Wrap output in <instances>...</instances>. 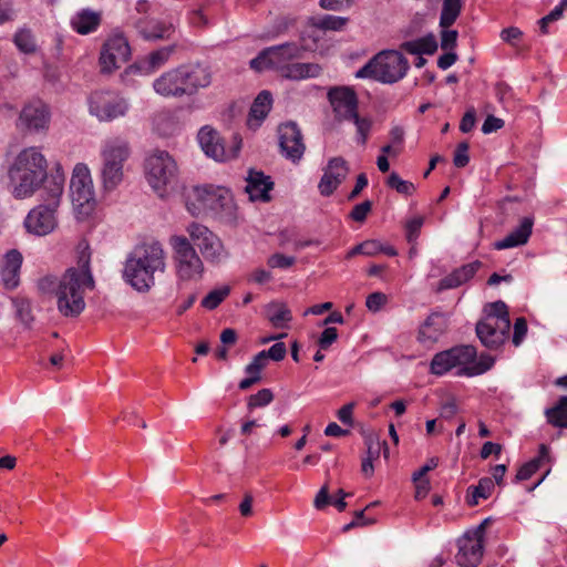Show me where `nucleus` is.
I'll return each instance as SVG.
<instances>
[{"label": "nucleus", "instance_id": "1", "mask_svg": "<svg viewBox=\"0 0 567 567\" xmlns=\"http://www.w3.org/2000/svg\"><path fill=\"white\" fill-rule=\"evenodd\" d=\"M95 280L91 271V251L87 244L79 245L76 266L60 277L58 310L64 317H78L85 308L84 293L93 290Z\"/></svg>", "mask_w": 567, "mask_h": 567}, {"label": "nucleus", "instance_id": "2", "mask_svg": "<svg viewBox=\"0 0 567 567\" xmlns=\"http://www.w3.org/2000/svg\"><path fill=\"white\" fill-rule=\"evenodd\" d=\"M302 53V47L296 42L272 45L261 50L250 61V68L258 72L272 69L282 78L293 81L318 78L322 72V68L318 63H290L292 60L300 59Z\"/></svg>", "mask_w": 567, "mask_h": 567}, {"label": "nucleus", "instance_id": "3", "mask_svg": "<svg viewBox=\"0 0 567 567\" xmlns=\"http://www.w3.org/2000/svg\"><path fill=\"white\" fill-rule=\"evenodd\" d=\"M165 252L158 241L137 245L127 256L124 279L135 290L147 292L155 285V276L165 271Z\"/></svg>", "mask_w": 567, "mask_h": 567}, {"label": "nucleus", "instance_id": "4", "mask_svg": "<svg viewBox=\"0 0 567 567\" xmlns=\"http://www.w3.org/2000/svg\"><path fill=\"white\" fill-rule=\"evenodd\" d=\"M58 165L51 174H48V163L44 155L37 147H27L16 157L9 168V178L12 185V194L17 198L32 196L35 190L56 172Z\"/></svg>", "mask_w": 567, "mask_h": 567}, {"label": "nucleus", "instance_id": "5", "mask_svg": "<svg viewBox=\"0 0 567 567\" xmlns=\"http://www.w3.org/2000/svg\"><path fill=\"white\" fill-rule=\"evenodd\" d=\"M212 83V73L199 63L182 64L162 73L153 82L154 91L163 97L195 95Z\"/></svg>", "mask_w": 567, "mask_h": 567}, {"label": "nucleus", "instance_id": "6", "mask_svg": "<svg viewBox=\"0 0 567 567\" xmlns=\"http://www.w3.org/2000/svg\"><path fill=\"white\" fill-rule=\"evenodd\" d=\"M65 176L61 165L56 172L47 181L42 188V204L32 208L24 219V227L28 233L37 236H45L52 233L56 225L55 212L60 205L64 189Z\"/></svg>", "mask_w": 567, "mask_h": 567}, {"label": "nucleus", "instance_id": "7", "mask_svg": "<svg viewBox=\"0 0 567 567\" xmlns=\"http://www.w3.org/2000/svg\"><path fill=\"white\" fill-rule=\"evenodd\" d=\"M409 66V61L402 53L394 50L382 51L360 68L355 78L393 84L405 76Z\"/></svg>", "mask_w": 567, "mask_h": 567}, {"label": "nucleus", "instance_id": "8", "mask_svg": "<svg viewBox=\"0 0 567 567\" xmlns=\"http://www.w3.org/2000/svg\"><path fill=\"white\" fill-rule=\"evenodd\" d=\"M196 200L204 209L210 210L223 221L237 223V206L229 189L220 186L206 185L194 189Z\"/></svg>", "mask_w": 567, "mask_h": 567}, {"label": "nucleus", "instance_id": "9", "mask_svg": "<svg viewBox=\"0 0 567 567\" xmlns=\"http://www.w3.org/2000/svg\"><path fill=\"white\" fill-rule=\"evenodd\" d=\"M174 251L176 275L183 281H198L204 274V264L189 239L174 235L169 239Z\"/></svg>", "mask_w": 567, "mask_h": 567}, {"label": "nucleus", "instance_id": "10", "mask_svg": "<svg viewBox=\"0 0 567 567\" xmlns=\"http://www.w3.org/2000/svg\"><path fill=\"white\" fill-rule=\"evenodd\" d=\"M177 164L166 151H156L145 162V175L150 186L159 196L177 178Z\"/></svg>", "mask_w": 567, "mask_h": 567}, {"label": "nucleus", "instance_id": "11", "mask_svg": "<svg viewBox=\"0 0 567 567\" xmlns=\"http://www.w3.org/2000/svg\"><path fill=\"white\" fill-rule=\"evenodd\" d=\"M130 156L127 142L121 138L106 141L102 148V179L104 188L114 189L123 179V164Z\"/></svg>", "mask_w": 567, "mask_h": 567}, {"label": "nucleus", "instance_id": "12", "mask_svg": "<svg viewBox=\"0 0 567 567\" xmlns=\"http://www.w3.org/2000/svg\"><path fill=\"white\" fill-rule=\"evenodd\" d=\"M186 231L208 264L218 266L229 258V251L221 239L206 226L193 221L186 227Z\"/></svg>", "mask_w": 567, "mask_h": 567}, {"label": "nucleus", "instance_id": "13", "mask_svg": "<svg viewBox=\"0 0 567 567\" xmlns=\"http://www.w3.org/2000/svg\"><path fill=\"white\" fill-rule=\"evenodd\" d=\"M477 358V351L474 346L461 344L452 347L447 350L437 352L431 360L430 372L434 375H444L453 369H457L456 375L471 365Z\"/></svg>", "mask_w": 567, "mask_h": 567}, {"label": "nucleus", "instance_id": "14", "mask_svg": "<svg viewBox=\"0 0 567 567\" xmlns=\"http://www.w3.org/2000/svg\"><path fill=\"white\" fill-rule=\"evenodd\" d=\"M70 192L72 204L81 214L87 215L94 209L93 182L85 164L79 163L75 165L70 183Z\"/></svg>", "mask_w": 567, "mask_h": 567}, {"label": "nucleus", "instance_id": "15", "mask_svg": "<svg viewBox=\"0 0 567 567\" xmlns=\"http://www.w3.org/2000/svg\"><path fill=\"white\" fill-rule=\"evenodd\" d=\"M89 107L90 113L100 121H113L126 114L128 104L116 93L97 91L91 94Z\"/></svg>", "mask_w": 567, "mask_h": 567}, {"label": "nucleus", "instance_id": "16", "mask_svg": "<svg viewBox=\"0 0 567 567\" xmlns=\"http://www.w3.org/2000/svg\"><path fill=\"white\" fill-rule=\"evenodd\" d=\"M50 109L41 100L24 104L20 111L17 127L24 134L45 133L50 124Z\"/></svg>", "mask_w": 567, "mask_h": 567}, {"label": "nucleus", "instance_id": "17", "mask_svg": "<svg viewBox=\"0 0 567 567\" xmlns=\"http://www.w3.org/2000/svg\"><path fill=\"white\" fill-rule=\"evenodd\" d=\"M130 56L131 48L127 39L122 34H114L106 40L101 51V71L111 73L127 62Z\"/></svg>", "mask_w": 567, "mask_h": 567}, {"label": "nucleus", "instance_id": "18", "mask_svg": "<svg viewBox=\"0 0 567 567\" xmlns=\"http://www.w3.org/2000/svg\"><path fill=\"white\" fill-rule=\"evenodd\" d=\"M328 100L332 106L334 118L339 122L351 121L358 114V95L350 86L331 87L328 91Z\"/></svg>", "mask_w": 567, "mask_h": 567}, {"label": "nucleus", "instance_id": "19", "mask_svg": "<svg viewBox=\"0 0 567 567\" xmlns=\"http://www.w3.org/2000/svg\"><path fill=\"white\" fill-rule=\"evenodd\" d=\"M278 135L282 155L292 163L299 162L303 156L306 146L298 125L293 122L281 124L278 127Z\"/></svg>", "mask_w": 567, "mask_h": 567}, {"label": "nucleus", "instance_id": "20", "mask_svg": "<svg viewBox=\"0 0 567 567\" xmlns=\"http://www.w3.org/2000/svg\"><path fill=\"white\" fill-rule=\"evenodd\" d=\"M511 321L493 322V317H485L476 323V334L482 344L491 350L498 349L507 339Z\"/></svg>", "mask_w": 567, "mask_h": 567}, {"label": "nucleus", "instance_id": "21", "mask_svg": "<svg viewBox=\"0 0 567 567\" xmlns=\"http://www.w3.org/2000/svg\"><path fill=\"white\" fill-rule=\"evenodd\" d=\"M348 173L349 165L343 157L330 158L323 168V175L318 184L319 193L324 197L332 195L347 178Z\"/></svg>", "mask_w": 567, "mask_h": 567}, {"label": "nucleus", "instance_id": "22", "mask_svg": "<svg viewBox=\"0 0 567 567\" xmlns=\"http://www.w3.org/2000/svg\"><path fill=\"white\" fill-rule=\"evenodd\" d=\"M447 327V317L434 311L420 326L417 341L424 346H432L446 332Z\"/></svg>", "mask_w": 567, "mask_h": 567}, {"label": "nucleus", "instance_id": "23", "mask_svg": "<svg viewBox=\"0 0 567 567\" xmlns=\"http://www.w3.org/2000/svg\"><path fill=\"white\" fill-rule=\"evenodd\" d=\"M137 32L148 41L172 40L175 25L171 21L142 19L136 23Z\"/></svg>", "mask_w": 567, "mask_h": 567}, {"label": "nucleus", "instance_id": "24", "mask_svg": "<svg viewBox=\"0 0 567 567\" xmlns=\"http://www.w3.org/2000/svg\"><path fill=\"white\" fill-rule=\"evenodd\" d=\"M272 188L274 183L269 176H266L262 172L249 171L248 177L246 178L245 192L248 194L251 202H269V192Z\"/></svg>", "mask_w": 567, "mask_h": 567}, {"label": "nucleus", "instance_id": "25", "mask_svg": "<svg viewBox=\"0 0 567 567\" xmlns=\"http://www.w3.org/2000/svg\"><path fill=\"white\" fill-rule=\"evenodd\" d=\"M484 549V539L476 536H465L460 542V549L456 559L462 567H476L481 561Z\"/></svg>", "mask_w": 567, "mask_h": 567}, {"label": "nucleus", "instance_id": "26", "mask_svg": "<svg viewBox=\"0 0 567 567\" xmlns=\"http://www.w3.org/2000/svg\"><path fill=\"white\" fill-rule=\"evenodd\" d=\"M198 142L205 154L216 161H225L229 157L218 132L209 126H204L198 132Z\"/></svg>", "mask_w": 567, "mask_h": 567}, {"label": "nucleus", "instance_id": "27", "mask_svg": "<svg viewBox=\"0 0 567 567\" xmlns=\"http://www.w3.org/2000/svg\"><path fill=\"white\" fill-rule=\"evenodd\" d=\"M22 260V255L17 249H11L6 254L0 271L4 288L12 290L19 286Z\"/></svg>", "mask_w": 567, "mask_h": 567}, {"label": "nucleus", "instance_id": "28", "mask_svg": "<svg viewBox=\"0 0 567 567\" xmlns=\"http://www.w3.org/2000/svg\"><path fill=\"white\" fill-rule=\"evenodd\" d=\"M533 225L534 219L532 217H524L520 220V224L507 236H505L502 240L494 243V248L497 250H503L525 245L532 235Z\"/></svg>", "mask_w": 567, "mask_h": 567}, {"label": "nucleus", "instance_id": "29", "mask_svg": "<svg viewBox=\"0 0 567 567\" xmlns=\"http://www.w3.org/2000/svg\"><path fill=\"white\" fill-rule=\"evenodd\" d=\"M177 48V43H172L169 45L152 51L143 60L140 61L138 69L146 74L153 73L155 70L162 68L168 62L169 58L176 52Z\"/></svg>", "mask_w": 567, "mask_h": 567}, {"label": "nucleus", "instance_id": "30", "mask_svg": "<svg viewBox=\"0 0 567 567\" xmlns=\"http://www.w3.org/2000/svg\"><path fill=\"white\" fill-rule=\"evenodd\" d=\"M272 105V96L268 91H261L257 97L254 100L247 124L251 128H257L260 126L261 122L267 117L268 113L271 110Z\"/></svg>", "mask_w": 567, "mask_h": 567}, {"label": "nucleus", "instance_id": "31", "mask_svg": "<svg viewBox=\"0 0 567 567\" xmlns=\"http://www.w3.org/2000/svg\"><path fill=\"white\" fill-rule=\"evenodd\" d=\"M101 12L91 9H82L71 19V25L80 34L94 32L101 24Z\"/></svg>", "mask_w": 567, "mask_h": 567}, {"label": "nucleus", "instance_id": "32", "mask_svg": "<svg viewBox=\"0 0 567 567\" xmlns=\"http://www.w3.org/2000/svg\"><path fill=\"white\" fill-rule=\"evenodd\" d=\"M481 262L464 265L440 280L439 290L456 288L471 279L480 269Z\"/></svg>", "mask_w": 567, "mask_h": 567}, {"label": "nucleus", "instance_id": "33", "mask_svg": "<svg viewBox=\"0 0 567 567\" xmlns=\"http://www.w3.org/2000/svg\"><path fill=\"white\" fill-rule=\"evenodd\" d=\"M481 262L464 265L440 280L439 290L456 288L471 279L480 269Z\"/></svg>", "mask_w": 567, "mask_h": 567}, {"label": "nucleus", "instance_id": "34", "mask_svg": "<svg viewBox=\"0 0 567 567\" xmlns=\"http://www.w3.org/2000/svg\"><path fill=\"white\" fill-rule=\"evenodd\" d=\"M495 487V483L491 477H482L476 486L472 485L466 491V504L471 507L478 504V499H487Z\"/></svg>", "mask_w": 567, "mask_h": 567}, {"label": "nucleus", "instance_id": "35", "mask_svg": "<svg viewBox=\"0 0 567 567\" xmlns=\"http://www.w3.org/2000/svg\"><path fill=\"white\" fill-rule=\"evenodd\" d=\"M463 8L462 0H443L442 11L440 16V27L449 29L455 23Z\"/></svg>", "mask_w": 567, "mask_h": 567}, {"label": "nucleus", "instance_id": "36", "mask_svg": "<svg viewBox=\"0 0 567 567\" xmlns=\"http://www.w3.org/2000/svg\"><path fill=\"white\" fill-rule=\"evenodd\" d=\"M266 316L276 328L285 327V323L292 319L291 312L287 306L279 302L268 305L266 308Z\"/></svg>", "mask_w": 567, "mask_h": 567}, {"label": "nucleus", "instance_id": "37", "mask_svg": "<svg viewBox=\"0 0 567 567\" xmlns=\"http://www.w3.org/2000/svg\"><path fill=\"white\" fill-rule=\"evenodd\" d=\"M546 416L551 425L567 429V396H561L555 406L547 409Z\"/></svg>", "mask_w": 567, "mask_h": 567}, {"label": "nucleus", "instance_id": "38", "mask_svg": "<svg viewBox=\"0 0 567 567\" xmlns=\"http://www.w3.org/2000/svg\"><path fill=\"white\" fill-rule=\"evenodd\" d=\"M547 454V447L542 445L539 456L522 465L516 474L515 481L520 482L530 478L538 471L543 458L546 457Z\"/></svg>", "mask_w": 567, "mask_h": 567}, {"label": "nucleus", "instance_id": "39", "mask_svg": "<svg viewBox=\"0 0 567 567\" xmlns=\"http://www.w3.org/2000/svg\"><path fill=\"white\" fill-rule=\"evenodd\" d=\"M494 364V358L488 354H481L480 359L477 358L471 362L470 367L464 368L460 374H464L465 377H475L485 373L488 371Z\"/></svg>", "mask_w": 567, "mask_h": 567}, {"label": "nucleus", "instance_id": "40", "mask_svg": "<svg viewBox=\"0 0 567 567\" xmlns=\"http://www.w3.org/2000/svg\"><path fill=\"white\" fill-rule=\"evenodd\" d=\"M12 303L16 308V315L18 319L27 327L30 328L34 318L32 316L31 302L29 299L23 297H16L12 299Z\"/></svg>", "mask_w": 567, "mask_h": 567}, {"label": "nucleus", "instance_id": "41", "mask_svg": "<svg viewBox=\"0 0 567 567\" xmlns=\"http://www.w3.org/2000/svg\"><path fill=\"white\" fill-rule=\"evenodd\" d=\"M229 286H223L220 288L214 289L209 291L202 300V307L207 310H214L229 296Z\"/></svg>", "mask_w": 567, "mask_h": 567}, {"label": "nucleus", "instance_id": "42", "mask_svg": "<svg viewBox=\"0 0 567 567\" xmlns=\"http://www.w3.org/2000/svg\"><path fill=\"white\" fill-rule=\"evenodd\" d=\"M274 392L270 389H261L257 393L247 398V410L252 412L255 409L265 408L274 401Z\"/></svg>", "mask_w": 567, "mask_h": 567}, {"label": "nucleus", "instance_id": "43", "mask_svg": "<svg viewBox=\"0 0 567 567\" xmlns=\"http://www.w3.org/2000/svg\"><path fill=\"white\" fill-rule=\"evenodd\" d=\"M13 41L18 49L24 53H33L37 49L34 37L30 30H19L14 34Z\"/></svg>", "mask_w": 567, "mask_h": 567}, {"label": "nucleus", "instance_id": "44", "mask_svg": "<svg viewBox=\"0 0 567 567\" xmlns=\"http://www.w3.org/2000/svg\"><path fill=\"white\" fill-rule=\"evenodd\" d=\"M347 23L348 18L327 14L319 19L315 23V27L320 30L340 31L347 25Z\"/></svg>", "mask_w": 567, "mask_h": 567}, {"label": "nucleus", "instance_id": "45", "mask_svg": "<svg viewBox=\"0 0 567 567\" xmlns=\"http://www.w3.org/2000/svg\"><path fill=\"white\" fill-rule=\"evenodd\" d=\"M386 185L390 188L395 189L398 193L404 195H411L415 189L414 185L411 182L402 179L400 175L395 172H392L389 175Z\"/></svg>", "mask_w": 567, "mask_h": 567}, {"label": "nucleus", "instance_id": "46", "mask_svg": "<svg viewBox=\"0 0 567 567\" xmlns=\"http://www.w3.org/2000/svg\"><path fill=\"white\" fill-rule=\"evenodd\" d=\"M350 122H353V124L357 127V140L361 145H365L369 133L372 126V121L368 117H361L359 116V113L355 115V117L351 118Z\"/></svg>", "mask_w": 567, "mask_h": 567}, {"label": "nucleus", "instance_id": "47", "mask_svg": "<svg viewBox=\"0 0 567 567\" xmlns=\"http://www.w3.org/2000/svg\"><path fill=\"white\" fill-rule=\"evenodd\" d=\"M488 313L486 317H493V322H501L503 320L511 321L508 309L505 302L498 300L488 305Z\"/></svg>", "mask_w": 567, "mask_h": 567}, {"label": "nucleus", "instance_id": "48", "mask_svg": "<svg viewBox=\"0 0 567 567\" xmlns=\"http://www.w3.org/2000/svg\"><path fill=\"white\" fill-rule=\"evenodd\" d=\"M38 288L43 293H54L59 300L60 278L45 276L38 281Z\"/></svg>", "mask_w": 567, "mask_h": 567}, {"label": "nucleus", "instance_id": "49", "mask_svg": "<svg viewBox=\"0 0 567 567\" xmlns=\"http://www.w3.org/2000/svg\"><path fill=\"white\" fill-rule=\"evenodd\" d=\"M296 258L292 256H286L282 254H274L271 255L268 260L267 265L270 268H280V269H287L290 268L292 265H295Z\"/></svg>", "mask_w": 567, "mask_h": 567}, {"label": "nucleus", "instance_id": "50", "mask_svg": "<svg viewBox=\"0 0 567 567\" xmlns=\"http://www.w3.org/2000/svg\"><path fill=\"white\" fill-rule=\"evenodd\" d=\"M417 40V47L420 50V54H429L432 55L437 50V41L434 34L429 33L425 37H422Z\"/></svg>", "mask_w": 567, "mask_h": 567}, {"label": "nucleus", "instance_id": "51", "mask_svg": "<svg viewBox=\"0 0 567 567\" xmlns=\"http://www.w3.org/2000/svg\"><path fill=\"white\" fill-rule=\"evenodd\" d=\"M458 32L456 30L443 29L441 31V49L444 51H453L457 44Z\"/></svg>", "mask_w": 567, "mask_h": 567}, {"label": "nucleus", "instance_id": "52", "mask_svg": "<svg viewBox=\"0 0 567 567\" xmlns=\"http://www.w3.org/2000/svg\"><path fill=\"white\" fill-rule=\"evenodd\" d=\"M365 444H367V458H370V460H378L379 456H380V451H381V445H384V454L386 455L388 454V446H386V442H383L381 443L378 439L373 437V436H369L367 437L365 440Z\"/></svg>", "mask_w": 567, "mask_h": 567}, {"label": "nucleus", "instance_id": "53", "mask_svg": "<svg viewBox=\"0 0 567 567\" xmlns=\"http://www.w3.org/2000/svg\"><path fill=\"white\" fill-rule=\"evenodd\" d=\"M468 162H470L468 143L462 142L457 145V147L455 150L454 157H453V164L456 167L462 168V167H465L468 164Z\"/></svg>", "mask_w": 567, "mask_h": 567}, {"label": "nucleus", "instance_id": "54", "mask_svg": "<svg viewBox=\"0 0 567 567\" xmlns=\"http://www.w3.org/2000/svg\"><path fill=\"white\" fill-rule=\"evenodd\" d=\"M371 209L372 203L370 200H364L353 207L350 213V217L354 221L363 223Z\"/></svg>", "mask_w": 567, "mask_h": 567}, {"label": "nucleus", "instance_id": "55", "mask_svg": "<svg viewBox=\"0 0 567 567\" xmlns=\"http://www.w3.org/2000/svg\"><path fill=\"white\" fill-rule=\"evenodd\" d=\"M423 223H424L423 217H415L406 223L405 229H406V239L409 243H413L416 240Z\"/></svg>", "mask_w": 567, "mask_h": 567}, {"label": "nucleus", "instance_id": "56", "mask_svg": "<svg viewBox=\"0 0 567 567\" xmlns=\"http://www.w3.org/2000/svg\"><path fill=\"white\" fill-rule=\"evenodd\" d=\"M266 354L267 360L271 359L274 361H281L285 359L287 353V348L284 342H277L274 346H271L268 350H262Z\"/></svg>", "mask_w": 567, "mask_h": 567}, {"label": "nucleus", "instance_id": "57", "mask_svg": "<svg viewBox=\"0 0 567 567\" xmlns=\"http://www.w3.org/2000/svg\"><path fill=\"white\" fill-rule=\"evenodd\" d=\"M527 333V321L525 318L520 317L515 320L514 323V334H513V343L517 347L522 343L523 339Z\"/></svg>", "mask_w": 567, "mask_h": 567}, {"label": "nucleus", "instance_id": "58", "mask_svg": "<svg viewBox=\"0 0 567 567\" xmlns=\"http://www.w3.org/2000/svg\"><path fill=\"white\" fill-rule=\"evenodd\" d=\"M337 339H338L337 329L329 327L322 331V333L318 340V344L321 350H327Z\"/></svg>", "mask_w": 567, "mask_h": 567}, {"label": "nucleus", "instance_id": "59", "mask_svg": "<svg viewBox=\"0 0 567 567\" xmlns=\"http://www.w3.org/2000/svg\"><path fill=\"white\" fill-rule=\"evenodd\" d=\"M386 302V296L382 292H373L368 296L365 306L370 311L377 312Z\"/></svg>", "mask_w": 567, "mask_h": 567}, {"label": "nucleus", "instance_id": "60", "mask_svg": "<svg viewBox=\"0 0 567 567\" xmlns=\"http://www.w3.org/2000/svg\"><path fill=\"white\" fill-rule=\"evenodd\" d=\"M295 23V20L289 17H281L276 20L275 24L272 25V31L270 34V38H276L289 30L290 27H292Z\"/></svg>", "mask_w": 567, "mask_h": 567}, {"label": "nucleus", "instance_id": "61", "mask_svg": "<svg viewBox=\"0 0 567 567\" xmlns=\"http://www.w3.org/2000/svg\"><path fill=\"white\" fill-rule=\"evenodd\" d=\"M504 126V121L502 118H498L494 115H488L483 125H482V132L484 134H491Z\"/></svg>", "mask_w": 567, "mask_h": 567}, {"label": "nucleus", "instance_id": "62", "mask_svg": "<svg viewBox=\"0 0 567 567\" xmlns=\"http://www.w3.org/2000/svg\"><path fill=\"white\" fill-rule=\"evenodd\" d=\"M332 499L329 495L328 485H323L315 497L313 505L317 509H323L327 505L331 504Z\"/></svg>", "mask_w": 567, "mask_h": 567}, {"label": "nucleus", "instance_id": "63", "mask_svg": "<svg viewBox=\"0 0 567 567\" xmlns=\"http://www.w3.org/2000/svg\"><path fill=\"white\" fill-rule=\"evenodd\" d=\"M523 32L516 27L505 28L501 32V39L512 45H515V41L519 40Z\"/></svg>", "mask_w": 567, "mask_h": 567}, {"label": "nucleus", "instance_id": "64", "mask_svg": "<svg viewBox=\"0 0 567 567\" xmlns=\"http://www.w3.org/2000/svg\"><path fill=\"white\" fill-rule=\"evenodd\" d=\"M475 125V111L474 109H471L465 112L463 115L461 123H460V130L463 133H468L473 130Z\"/></svg>", "mask_w": 567, "mask_h": 567}]
</instances>
